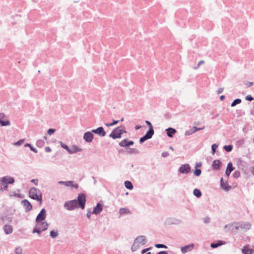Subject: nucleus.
<instances>
[{
	"label": "nucleus",
	"mask_w": 254,
	"mask_h": 254,
	"mask_svg": "<svg viewBox=\"0 0 254 254\" xmlns=\"http://www.w3.org/2000/svg\"><path fill=\"white\" fill-rule=\"evenodd\" d=\"M221 163L219 160H215L212 163V167L214 170H217L220 169Z\"/></svg>",
	"instance_id": "nucleus-23"
},
{
	"label": "nucleus",
	"mask_w": 254,
	"mask_h": 254,
	"mask_svg": "<svg viewBox=\"0 0 254 254\" xmlns=\"http://www.w3.org/2000/svg\"><path fill=\"white\" fill-rule=\"evenodd\" d=\"M41 224H40V227H41V230H42V231H46V230H47L48 228V226H49V224L47 222H46V221H43V222H41Z\"/></svg>",
	"instance_id": "nucleus-27"
},
{
	"label": "nucleus",
	"mask_w": 254,
	"mask_h": 254,
	"mask_svg": "<svg viewBox=\"0 0 254 254\" xmlns=\"http://www.w3.org/2000/svg\"><path fill=\"white\" fill-rule=\"evenodd\" d=\"M45 150L46 152H50L51 151V149L50 147L47 146L45 148Z\"/></svg>",
	"instance_id": "nucleus-58"
},
{
	"label": "nucleus",
	"mask_w": 254,
	"mask_h": 254,
	"mask_svg": "<svg viewBox=\"0 0 254 254\" xmlns=\"http://www.w3.org/2000/svg\"><path fill=\"white\" fill-rule=\"evenodd\" d=\"M103 210V205L100 203H98L95 207H94L92 214L98 215Z\"/></svg>",
	"instance_id": "nucleus-15"
},
{
	"label": "nucleus",
	"mask_w": 254,
	"mask_h": 254,
	"mask_svg": "<svg viewBox=\"0 0 254 254\" xmlns=\"http://www.w3.org/2000/svg\"><path fill=\"white\" fill-rule=\"evenodd\" d=\"M21 203L23 205L25 212H29L32 209V206L28 200L26 199L22 200Z\"/></svg>",
	"instance_id": "nucleus-13"
},
{
	"label": "nucleus",
	"mask_w": 254,
	"mask_h": 254,
	"mask_svg": "<svg viewBox=\"0 0 254 254\" xmlns=\"http://www.w3.org/2000/svg\"><path fill=\"white\" fill-rule=\"evenodd\" d=\"M163 157H166L169 155V153L166 151L163 152L161 154Z\"/></svg>",
	"instance_id": "nucleus-54"
},
{
	"label": "nucleus",
	"mask_w": 254,
	"mask_h": 254,
	"mask_svg": "<svg viewBox=\"0 0 254 254\" xmlns=\"http://www.w3.org/2000/svg\"><path fill=\"white\" fill-rule=\"evenodd\" d=\"M193 247L194 245L193 244L183 247L181 248V252L184 254H186L187 252L190 251Z\"/></svg>",
	"instance_id": "nucleus-20"
},
{
	"label": "nucleus",
	"mask_w": 254,
	"mask_h": 254,
	"mask_svg": "<svg viewBox=\"0 0 254 254\" xmlns=\"http://www.w3.org/2000/svg\"><path fill=\"white\" fill-rule=\"evenodd\" d=\"M29 195L32 199L39 201L40 203H42V194L39 189L36 188H31L29 190Z\"/></svg>",
	"instance_id": "nucleus-3"
},
{
	"label": "nucleus",
	"mask_w": 254,
	"mask_h": 254,
	"mask_svg": "<svg viewBox=\"0 0 254 254\" xmlns=\"http://www.w3.org/2000/svg\"><path fill=\"white\" fill-rule=\"evenodd\" d=\"M15 254H22V249L20 247H17L15 249Z\"/></svg>",
	"instance_id": "nucleus-40"
},
{
	"label": "nucleus",
	"mask_w": 254,
	"mask_h": 254,
	"mask_svg": "<svg viewBox=\"0 0 254 254\" xmlns=\"http://www.w3.org/2000/svg\"><path fill=\"white\" fill-rule=\"evenodd\" d=\"M242 102L241 99H236L233 101V102L231 103V107H234L236 105L239 104L241 103Z\"/></svg>",
	"instance_id": "nucleus-35"
},
{
	"label": "nucleus",
	"mask_w": 254,
	"mask_h": 254,
	"mask_svg": "<svg viewBox=\"0 0 254 254\" xmlns=\"http://www.w3.org/2000/svg\"><path fill=\"white\" fill-rule=\"evenodd\" d=\"M226 243L224 241H218L216 243H211V245H210V247L213 248V249H215V248H216L220 246H222L223 245H224Z\"/></svg>",
	"instance_id": "nucleus-25"
},
{
	"label": "nucleus",
	"mask_w": 254,
	"mask_h": 254,
	"mask_svg": "<svg viewBox=\"0 0 254 254\" xmlns=\"http://www.w3.org/2000/svg\"><path fill=\"white\" fill-rule=\"evenodd\" d=\"M31 182L34 183L36 186H37L38 185V179H32L31 180Z\"/></svg>",
	"instance_id": "nucleus-55"
},
{
	"label": "nucleus",
	"mask_w": 254,
	"mask_h": 254,
	"mask_svg": "<svg viewBox=\"0 0 254 254\" xmlns=\"http://www.w3.org/2000/svg\"><path fill=\"white\" fill-rule=\"evenodd\" d=\"M83 139L88 143L91 142L94 138V135L91 131H87L84 133Z\"/></svg>",
	"instance_id": "nucleus-9"
},
{
	"label": "nucleus",
	"mask_w": 254,
	"mask_h": 254,
	"mask_svg": "<svg viewBox=\"0 0 254 254\" xmlns=\"http://www.w3.org/2000/svg\"><path fill=\"white\" fill-rule=\"evenodd\" d=\"M92 214V211H91L90 210H87V212L86 214V217L88 219H90L91 215Z\"/></svg>",
	"instance_id": "nucleus-52"
},
{
	"label": "nucleus",
	"mask_w": 254,
	"mask_h": 254,
	"mask_svg": "<svg viewBox=\"0 0 254 254\" xmlns=\"http://www.w3.org/2000/svg\"><path fill=\"white\" fill-rule=\"evenodd\" d=\"M220 186L221 188L226 191H229L231 188V186L229 185L227 182L223 181L222 178L220 180Z\"/></svg>",
	"instance_id": "nucleus-18"
},
{
	"label": "nucleus",
	"mask_w": 254,
	"mask_h": 254,
	"mask_svg": "<svg viewBox=\"0 0 254 254\" xmlns=\"http://www.w3.org/2000/svg\"><path fill=\"white\" fill-rule=\"evenodd\" d=\"M119 121H118V120H114L112 123H110V124L106 123V124H105V125L108 127H111V126H113L114 125L117 124L119 123Z\"/></svg>",
	"instance_id": "nucleus-39"
},
{
	"label": "nucleus",
	"mask_w": 254,
	"mask_h": 254,
	"mask_svg": "<svg viewBox=\"0 0 254 254\" xmlns=\"http://www.w3.org/2000/svg\"><path fill=\"white\" fill-rule=\"evenodd\" d=\"M224 99H225V96H224V95H221V96L220 97V99L221 101H223Z\"/></svg>",
	"instance_id": "nucleus-64"
},
{
	"label": "nucleus",
	"mask_w": 254,
	"mask_h": 254,
	"mask_svg": "<svg viewBox=\"0 0 254 254\" xmlns=\"http://www.w3.org/2000/svg\"><path fill=\"white\" fill-rule=\"evenodd\" d=\"M119 213L121 215L130 214L131 212L127 208H121L120 209Z\"/></svg>",
	"instance_id": "nucleus-26"
},
{
	"label": "nucleus",
	"mask_w": 254,
	"mask_h": 254,
	"mask_svg": "<svg viewBox=\"0 0 254 254\" xmlns=\"http://www.w3.org/2000/svg\"><path fill=\"white\" fill-rule=\"evenodd\" d=\"M127 131L124 127L121 126L115 128L109 135V137L113 139L120 138L122 134Z\"/></svg>",
	"instance_id": "nucleus-4"
},
{
	"label": "nucleus",
	"mask_w": 254,
	"mask_h": 254,
	"mask_svg": "<svg viewBox=\"0 0 254 254\" xmlns=\"http://www.w3.org/2000/svg\"><path fill=\"white\" fill-rule=\"evenodd\" d=\"M134 144V142L132 140L128 141L127 139H125L122 140L119 143V145L121 147H127L132 145Z\"/></svg>",
	"instance_id": "nucleus-16"
},
{
	"label": "nucleus",
	"mask_w": 254,
	"mask_h": 254,
	"mask_svg": "<svg viewBox=\"0 0 254 254\" xmlns=\"http://www.w3.org/2000/svg\"><path fill=\"white\" fill-rule=\"evenodd\" d=\"M125 186L127 189H129L130 190H132L133 188L132 183L128 181H126L125 182Z\"/></svg>",
	"instance_id": "nucleus-29"
},
{
	"label": "nucleus",
	"mask_w": 254,
	"mask_h": 254,
	"mask_svg": "<svg viewBox=\"0 0 254 254\" xmlns=\"http://www.w3.org/2000/svg\"><path fill=\"white\" fill-rule=\"evenodd\" d=\"M190 165L189 164H185L180 167L179 171L181 174H187L190 172Z\"/></svg>",
	"instance_id": "nucleus-7"
},
{
	"label": "nucleus",
	"mask_w": 254,
	"mask_h": 254,
	"mask_svg": "<svg viewBox=\"0 0 254 254\" xmlns=\"http://www.w3.org/2000/svg\"><path fill=\"white\" fill-rule=\"evenodd\" d=\"M237 227L236 230H248L251 229L252 225L248 222H237Z\"/></svg>",
	"instance_id": "nucleus-5"
},
{
	"label": "nucleus",
	"mask_w": 254,
	"mask_h": 254,
	"mask_svg": "<svg viewBox=\"0 0 254 254\" xmlns=\"http://www.w3.org/2000/svg\"><path fill=\"white\" fill-rule=\"evenodd\" d=\"M145 123L148 126L149 128V129L148 131L151 130L152 133H154V129H153V128L151 123L148 121H145Z\"/></svg>",
	"instance_id": "nucleus-36"
},
{
	"label": "nucleus",
	"mask_w": 254,
	"mask_h": 254,
	"mask_svg": "<svg viewBox=\"0 0 254 254\" xmlns=\"http://www.w3.org/2000/svg\"><path fill=\"white\" fill-rule=\"evenodd\" d=\"M234 170V168L233 166V164L232 162H230L228 163L226 170V175L227 177H229L231 172H232Z\"/></svg>",
	"instance_id": "nucleus-19"
},
{
	"label": "nucleus",
	"mask_w": 254,
	"mask_h": 254,
	"mask_svg": "<svg viewBox=\"0 0 254 254\" xmlns=\"http://www.w3.org/2000/svg\"><path fill=\"white\" fill-rule=\"evenodd\" d=\"M43 232L42 230H41V227L39 226V224H37L36 227L33 229L32 233H38V234H40L41 232Z\"/></svg>",
	"instance_id": "nucleus-28"
},
{
	"label": "nucleus",
	"mask_w": 254,
	"mask_h": 254,
	"mask_svg": "<svg viewBox=\"0 0 254 254\" xmlns=\"http://www.w3.org/2000/svg\"><path fill=\"white\" fill-rule=\"evenodd\" d=\"M237 227V222L231 223H229V224L226 225L224 227V229L227 232H233V231L237 230H236Z\"/></svg>",
	"instance_id": "nucleus-8"
},
{
	"label": "nucleus",
	"mask_w": 254,
	"mask_h": 254,
	"mask_svg": "<svg viewBox=\"0 0 254 254\" xmlns=\"http://www.w3.org/2000/svg\"><path fill=\"white\" fill-rule=\"evenodd\" d=\"M58 184L59 185H65V181H60L58 182Z\"/></svg>",
	"instance_id": "nucleus-60"
},
{
	"label": "nucleus",
	"mask_w": 254,
	"mask_h": 254,
	"mask_svg": "<svg viewBox=\"0 0 254 254\" xmlns=\"http://www.w3.org/2000/svg\"><path fill=\"white\" fill-rule=\"evenodd\" d=\"M154 133H151V131H147L146 134L142 137H141L139 139V143H142L145 142L146 140L150 139L152 138Z\"/></svg>",
	"instance_id": "nucleus-14"
},
{
	"label": "nucleus",
	"mask_w": 254,
	"mask_h": 254,
	"mask_svg": "<svg viewBox=\"0 0 254 254\" xmlns=\"http://www.w3.org/2000/svg\"><path fill=\"white\" fill-rule=\"evenodd\" d=\"M218 145L216 144H213L211 146L212 154H214L216 152V149L217 148Z\"/></svg>",
	"instance_id": "nucleus-42"
},
{
	"label": "nucleus",
	"mask_w": 254,
	"mask_h": 254,
	"mask_svg": "<svg viewBox=\"0 0 254 254\" xmlns=\"http://www.w3.org/2000/svg\"><path fill=\"white\" fill-rule=\"evenodd\" d=\"M240 174V173L239 171H235L233 174V176L234 178H237L239 177Z\"/></svg>",
	"instance_id": "nucleus-50"
},
{
	"label": "nucleus",
	"mask_w": 254,
	"mask_h": 254,
	"mask_svg": "<svg viewBox=\"0 0 254 254\" xmlns=\"http://www.w3.org/2000/svg\"><path fill=\"white\" fill-rule=\"evenodd\" d=\"M193 127V129L194 130H195V132L197 131H199V130H200L201 129H203L204 127Z\"/></svg>",
	"instance_id": "nucleus-53"
},
{
	"label": "nucleus",
	"mask_w": 254,
	"mask_h": 254,
	"mask_svg": "<svg viewBox=\"0 0 254 254\" xmlns=\"http://www.w3.org/2000/svg\"><path fill=\"white\" fill-rule=\"evenodd\" d=\"M157 254H168V253L166 251H161L158 253Z\"/></svg>",
	"instance_id": "nucleus-61"
},
{
	"label": "nucleus",
	"mask_w": 254,
	"mask_h": 254,
	"mask_svg": "<svg viewBox=\"0 0 254 254\" xmlns=\"http://www.w3.org/2000/svg\"><path fill=\"white\" fill-rule=\"evenodd\" d=\"M0 185H3V186H4L3 188L1 189V190H6L7 189V187H8V186H7L8 185L7 184H1H1H0Z\"/></svg>",
	"instance_id": "nucleus-56"
},
{
	"label": "nucleus",
	"mask_w": 254,
	"mask_h": 254,
	"mask_svg": "<svg viewBox=\"0 0 254 254\" xmlns=\"http://www.w3.org/2000/svg\"><path fill=\"white\" fill-rule=\"evenodd\" d=\"M86 196L84 193H79L77 196V199H73L65 201L64 203V207L69 211H72L75 209L80 207L81 209H84L85 206Z\"/></svg>",
	"instance_id": "nucleus-1"
},
{
	"label": "nucleus",
	"mask_w": 254,
	"mask_h": 254,
	"mask_svg": "<svg viewBox=\"0 0 254 254\" xmlns=\"http://www.w3.org/2000/svg\"><path fill=\"white\" fill-rule=\"evenodd\" d=\"M59 235L58 232L55 231H51L50 233V236L52 239L56 238Z\"/></svg>",
	"instance_id": "nucleus-32"
},
{
	"label": "nucleus",
	"mask_w": 254,
	"mask_h": 254,
	"mask_svg": "<svg viewBox=\"0 0 254 254\" xmlns=\"http://www.w3.org/2000/svg\"><path fill=\"white\" fill-rule=\"evenodd\" d=\"M1 184H13L14 183V179L11 177L4 176L0 178Z\"/></svg>",
	"instance_id": "nucleus-11"
},
{
	"label": "nucleus",
	"mask_w": 254,
	"mask_h": 254,
	"mask_svg": "<svg viewBox=\"0 0 254 254\" xmlns=\"http://www.w3.org/2000/svg\"><path fill=\"white\" fill-rule=\"evenodd\" d=\"M201 170L200 169H197L196 168L193 171L194 174L197 177L200 176V175L201 174Z\"/></svg>",
	"instance_id": "nucleus-41"
},
{
	"label": "nucleus",
	"mask_w": 254,
	"mask_h": 254,
	"mask_svg": "<svg viewBox=\"0 0 254 254\" xmlns=\"http://www.w3.org/2000/svg\"><path fill=\"white\" fill-rule=\"evenodd\" d=\"M254 85V83L253 82H249L248 83V86L249 87H250V86H252Z\"/></svg>",
	"instance_id": "nucleus-63"
},
{
	"label": "nucleus",
	"mask_w": 254,
	"mask_h": 254,
	"mask_svg": "<svg viewBox=\"0 0 254 254\" xmlns=\"http://www.w3.org/2000/svg\"><path fill=\"white\" fill-rule=\"evenodd\" d=\"M3 230L6 234L8 235L12 233L13 228L10 225H5L3 227Z\"/></svg>",
	"instance_id": "nucleus-24"
},
{
	"label": "nucleus",
	"mask_w": 254,
	"mask_h": 254,
	"mask_svg": "<svg viewBox=\"0 0 254 254\" xmlns=\"http://www.w3.org/2000/svg\"><path fill=\"white\" fill-rule=\"evenodd\" d=\"M223 90H224V88H219L218 90L217 91V93L218 94H221V93L223 92Z\"/></svg>",
	"instance_id": "nucleus-57"
},
{
	"label": "nucleus",
	"mask_w": 254,
	"mask_h": 254,
	"mask_svg": "<svg viewBox=\"0 0 254 254\" xmlns=\"http://www.w3.org/2000/svg\"><path fill=\"white\" fill-rule=\"evenodd\" d=\"M223 148L227 152H230L233 149V146L231 145H225Z\"/></svg>",
	"instance_id": "nucleus-38"
},
{
	"label": "nucleus",
	"mask_w": 254,
	"mask_h": 254,
	"mask_svg": "<svg viewBox=\"0 0 254 254\" xmlns=\"http://www.w3.org/2000/svg\"><path fill=\"white\" fill-rule=\"evenodd\" d=\"M177 221V220H176L174 218H169L167 220L168 223H172V224L176 223V221Z\"/></svg>",
	"instance_id": "nucleus-49"
},
{
	"label": "nucleus",
	"mask_w": 254,
	"mask_h": 254,
	"mask_svg": "<svg viewBox=\"0 0 254 254\" xmlns=\"http://www.w3.org/2000/svg\"><path fill=\"white\" fill-rule=\"evenodd\" d=\"M245 99L247 101H252L254 100V98L251 95H248L245 97Z\"/></svg>",
	"instance_id": "nucleus-51"
},
{
	"label": "nucleus",
	"mask_w": 254,
	"mask_h": 254,
	"mask_svg": "<svg viewBox=\"0 0 254 254\" xmlns=\"http://www.w3.org/2000/svg\"><path fill=\"white\" fill-rule=\"evenodd\" d=\"M127 153H128L129 154H136L139 153V151L136 148H130L127 150Z\"/></svg>",
	"instance_id": "nucleus-30"
},
{
	"label": "nucleus",
	"mask_w": 254,
	"mask_h": 254,
	"mask_svg": "<svg viewBox=\"0 0 254 254\" xmlns=\"http://www.w3.org/2000/svg\"><path fill=\"white\" fill-rule=\"evenodd\" d=\"M193 133H195V130H194L193 127H192L190 129L187 130L185 132V135L186 136H189V135H190L192 134Z\"/></svg>",
	"instance_id": "nucleus-33"
},
{
	"label": "nucleus",
	"mask_w": 254,
	"mask_h": 254,
	"mask_svg": "<svg viewBox=\"0 0 254 254\" xmlns=\"http://www.w3.org/2000/svg\"><path fill=\"white\" fill-rule=\"evenodd\" d=\"M150 249V248H147V249H143V250H142L141 251V254H145L146 252H147L148 250H149Z\"/></svg>",
	"instance_id": "nucleus-59"
},
{
	"label": "nucleus",
	"mask_w": 254,
	"mask_h": 254,
	"mask_svg": "<svg viewBox=\"0 0 254 254\" xmlns=\"http://www.w3.org/2000/svg\"><path fill=\"white\" fill-rule=\"evenodd\" d=\"M0 124L2 126H9L10 124V121L3 113H0Z\"/></svg>",
	"instance_id": "nucleus-10"
},
{
	"label": "nucleus",
	"mask_w": 254,
	"mask_h": 254,
	"mask_svg": "<svg viewBox=\"0 0 254 254\" xmlns=\"http://www.w3.org/2000/svg\"><path fill=\"white\" fill-rule=\"evenodd\" d=\"M61 144V146L65 149V150H66L67 151H68L69 149V147L66 144H64V143H63L62 142H61L60 143Z\"/></svg>",
	"instance_id": "nucleus-47"
},
{
	"label": "nucleus",
	"mask_w": 254,
	"mask_h": 254,
	"mask_svg": "<svg viewBox=\"0 0 254 254\" xmlns=\"http://www.w3.org/2000/svg\"><path fill=\"white\" fill-rule=\"evenodd\" d=\"M167 135L170 137H172L173 135L177 132V130L172 127H169L166 129Z\"/></svg>",
	"instance_id": "nucleus-21"
},
{
	"label": "nucleus",
	"mask_w": 254,
	"mask_h": 254,
	"mask_svg": "<svg viewBox=\"0 0 254 254\" xmlns=\"http://www.w3.org/2000/svg\"><path fill=\"white\" fill-rule=\"evenodd\" d=\"M155 247L157 248H164L167 249V247L164 245V244H157L155 245Z\"/></svg>",
	"instance_id": "nucleus-45"
},
{
	"label": "nucleus",
	"mask_w": 254,
	"mask_h": 254,
	"mask_svg": "<svg viewBox=\"0 0 254 254\" xmlns=\"http://www.w3.org/2000/svg\"><path fill=\"white\" fill-rule=\"evenodd\" d=\"M64 186L70 187L71 188L77 189L78 188V185L77 184H74V182L72 181H65Z\"/></svg>",
	"instance_id": "nucleus-22"
},
{
	"label": "nucleus",
	"mask_w": 254,
	"mask_h": 254,
	"mask_svg": "<svg viewBox=\"0 0 254 254\" xmlns=\"http://www.w3.org/2000/svg\"><path fill=\"white\" fill-rule=\"evenodd\" d=\"M56 131V129L54 128H50L47 131V133L49 135H51L52 133H54Z\"/></svg>",
	"instance_id": "nucleus-48"
},
{
	"label": "nucleus",
	"mask_w": 254,
	"mask_h": 254,
	"mask_svg": "<svg viewBox=\"0 0 254 254\" xmlns=\"http://www.w3.org/2000/svg\"><path fill=\"white\" fill-rule=\"evenodd\" d=\"M92 132L94 133L101 137H104L106 135V132L104 128L102 127H98L96 129H92Z\"/></svg>",
	"instance_id": "nucleus-12"
},
{
	"label": "nucleus",
	"mask_w": 254,
	"mask_h": 254,
	"mask_svg": "<svg viewBox=\"0 0 254 254\" xmlns=\"http://www.w3.org/2000/svg\"><path fill=\"white\" fill-rule=\"evenodd\" d=\"M238 142L242 145L244 143V139H241Z\"/></svg>",
	"instance_id": "nucleus-62"
},
{
	"label": "nucleus",
	"mask_w": 254,
	"mask_h": 254,
	"mask_svg": "<svg viewBox=\"0 0 254 254\" xmlns=\"http://www.w3.org/2000/svg\"><path fill=\"white\" fill-rule=\"evenodd\" d=\"M45 144V142L42 139H39L36 142V145L39 147H42Z\"/></svg>",
	"instance_id": "nucleus-37"
},
{
	"label": "nucleus",
	"mask_w": 254,
	"mask_h": 254,
	"mask_svg": "<svg viewBox=\"0 0 254 254\" xmlns=\"http://www.w3.org/2000/svg\"><path fill=\"white\" fill-rule=\"evenodd\" d=\"M146 237L144 236L140 235L137 237L134 240L131 248V250L134 252L137 250L141 246L144 245L146 243Z\"/></svg>",
	"instance_id": "nucleus-2"
},
{
	"label": "nucleus",
	"mask_w": 254,
	"mask_h": 254,
	"mask_svg": "<svg viewBox=\"0 0 254 254\" xmlns=\"http://www.w3.org/2000/svg\"><path fill=\"white\" fill-rule=\"evenodd\" d=\"M24 146L25 147H29L30 148V149L35 153L38 152V150L35 148H34L33 146H32V145L30 143H26L24 145Z\"/></svg>",
	"instance_id": "nucleus-34"
},
{
	"label": "nucleus",
	"mask_w": 254,
	"mask_h": 254,
	"mask_svg": "<svg viewBox=\"0 0 254 254\" xmlns=\"http://www.w3.org/2000/svg\"><path fill=\"white\" fill-rule=\"evenodd\" d=\"M24 141H25L24 139H21L18 140V141L13 143V145H14L15 146H19V145H21L24 142Z\"/></svg>",
	"instance_id": "nucleus-43"
},
{
	"label": "nucleus",
	"mask_w": 254,
	"mask_h": 254,
	"mask_svg": "<svg viewBox=\"0 0 254 254\" xmlns=\"http://www.w3.org/2000/svg\"><path fill=\"white\" fill-rule=\"evenodd\" d=\"M46 217V210L45 208L42 209L36 218V222L38 223L43 222Z\"/></svg>",
	"instance_id": "nucleus-6"
},
{
	"label": "nucleus",
	"mask_w": 254,
	"mask_h": 254,
	"mask_svg": "<svg viewBox=\"0 0 254 254\" xmlns=\"http://www.w3.org/2000/svg\"><path fill=\"white\" fill-rule=\"evenodd\" d=\"M204 63V61H203V60H201V61H200L198 62V64H197V66L193 67V68L194 70H196V69H197L199 68V66H200L201 64H203Z\"/></svg>",
	"instance_id": "nucleus-46"
},
{
	"label": "nucleus",
	"mask_w": 254,
	"mask_h": 254,
	"mask_svg": "<svg viewBox=\"0 0 254 254\" xmlns=\"http://www.w3.org/2000/svg\"><path fill=\"white\" fill-rule=\"evenodd\" d=\"M193 194L197 197H200L202 195V193L200 190L195 189L193 191Z\"/></svg>",
	"instance_id": "nucleus-31"
},
{
	"label": "nucleus",
	"mask_w": 254,
	"mask_h": 254,
	"mask_svg": "<svg viewBox=\"0 0 254 254\" xmlns=\"http://www.w3.org/2000/svg\"><path fill=\"white\" fill-rule=\"evenodd\" d=\"M252 250L247 249L246 248L242 250V252L244 254H252Z\"/></svg>",
	"instance_id": "nucleus-44"
},
{
	"label": "nucleus",
	"mask_w": 254,
	"mask_h": 254,
	"mask_svg": "<svg viewBox=\"0 0 254 254\" xmlns=\"http://www.w3.org/2000/svg\"><path fill=\"white\" fill-rule=\"evenodd\" d=\"M82 151V149L78 147L76 145H72L69 148L68 152L70 154H73L77 152H81Z\"/></svg>",
	"instance_id": "nucleus-17"
}]
</instances>
